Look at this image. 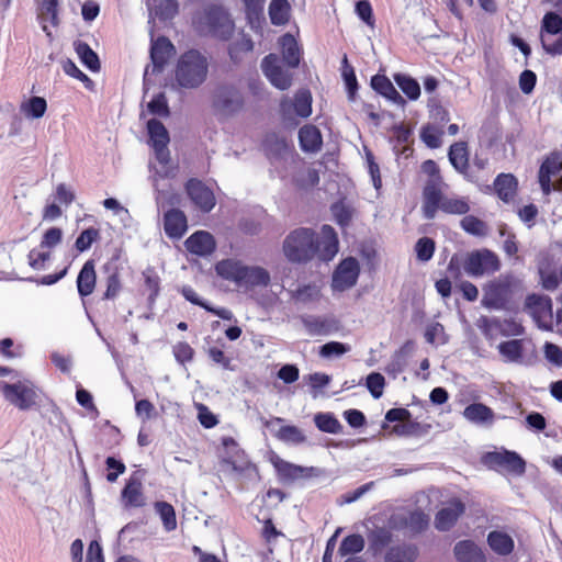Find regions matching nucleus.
<instances>
[{
	"label": "nucleus",
	"mask_w": 562,
	"mask_h": 562,
	"mask_svg": "<svg viewBox=\"0 0 562 562\" xmlns=\"http://www.w3.org/2000/svg\"><path fill=\"white\" fill-rule=\"evenodd\" d=\"M244 103V97L238 88L223 85L215 91L213 108L223 116H232L243 109Z\"/></svg>",
	"instance_id": "8"
},
{
	"label": "nucleus",
	"mask_w": 562,
	"mask_h": 562,
	"mask_svg": "<svg viewBox=\"0 0 562 562\" xmlns=\"http://www.w3.org/2000/svg\"><path fill=\"white\" fill-rule=\"evenodd\" d=\"M299 140L302 150L316 153L321 149L323 139L319 130L314 125H304L299 131Z\"/></svg>",
	"instance_id": "28"
},
{
	"label": "nucleus",
	"mask_w": 562,
	"mask_h": 562,
	"mask_svg": "<svg viewBox=\"0 0 562 562\" xmlns=\"http://www.w3.org/2000/svg\"><path fill=\"white\" fill-rule=\"evenodd\" d=\"M147 131L151 146H168L170 140L169 133L160 121L156 119L149 120L147 122Z\"/></svg>",
	"instance_id": "41"
},
{
	"label": "nucleus",
	"mask_w": 562,
	"mask_h": 562,
	"mask_svg": "<svg viewBox=\"0 0 562 562\" xmlns=\"http://www.w3.org/2000/svg\"><path fill=\"white\" fill-rule=\"evenodd\" d=\"M144 475L145 471L137 470L126 480L121 491V502L125 508H138L146 505L143 486Z\"/></svg>",
	"instance_id": "10"
},
{
	"label": "nucleus",
	"mask_w": 562,
	"mask_h": 562,
	"mask_svg": "<svg viewBox=\"0 0 562 562\" xmlns=\"http://www.w3.org/2000/svg\"><path fill=\"white\" fill-rule=\"evenodd\" d=\"M279 45L281 47V53L283 60L291 68L297 67L301 59L300 48L296 40L290 33L283 34L279 38Z\"/></svg>",
	"instance_id": "29"
},
{
	"label": "nucleus",
	"mask_w": 562,
	"mask_h": 562,
	"mask_svg": "<svg viewBox=\"0 0 562 562\" xmlns=\"http://www.w3.org/2000/svg\"><path fill=\"white\" fill-rule=\"evenodd\" d=\"M172 352L176 360L181 364L191 362L194 357V349L186 341L176 344L172 348Z\"/></svg>",
	"instance_id": "61"
},
{
	"label": "nucleus",
	"mask_w": 562,
	"mask_h": 562,
	"mask_svg": "<svg viewBox=\"0 0 562 562\" xmlns=\"http://www.w3.org/2000/svg\"><path fill=\"white\" fill-rule=\"evenodd\" d=\"M488 546L501 555H507L514 550L513 538L502 531H491L487 536Z\"/></svg>",
	"instance_id": "36"
},
{
	"label": "nucleus",
	"mask_w": 562,
	"mask_h": 562,
	"mask_svg": "<svg viewBox=\"0 0 562 562\" xmlns=\"http://www.w3.org/2000/svg\"><path fill=\"white\" fill-rule=\"evenodd\" d=\"M184 246L189 252L204 257L214 252L216 243L211 233L198 231L188 237L184 241Z\"/></svg>",
	"instance_id": "22"
},
{
	"label": "nucleus",
	"mask_w": 562,
	"mask_h": 562,
	"mask_svg": "<svg viewBox=\"0 0 562 562\" xmlns=\"http://www.w3.org/2000/svg\"><path fill=\"white\" fill-rule=\"evenodd\" d=\"M460 267L472 278L490 276L501 269L498 256L487 248H482L467 252L460 257L453 255L448 265V272L453 278H459Z\"/></svg>",
	"instance_id": "3"
},
{
	"label": "nucleus",
	"mask_w": 562,
	"mask_h": 562,
	"mask_svg": "<svg viewBox=\"0 0 562 562\" xmlns=\"http://www.w3.org/2000/svg\"><path fill=\"white\" fill-rule=\"evenodd\" d=\"M392 520L395 525L405 527L412 532H420L429 525V516L422 510L398 514L393 516Z\"/></svg>",
	"instance_id": "26"
},
{
	"label": "nucleus",
	"mask_w": 562,
	"mask_h": 562,
	"mask_svg": "<svg viewBox=\"0 0 562 562\" xmlns=\"http://www.w3.org/2000/svg\"><path fill=\"white\" fill-rule=\"evenodd\" d=\"M458 562H485L482 549L472 540H462L453 549Z\"/></svg>",
	"instance_id": "27"
},
{
	"label": "nucleus",
	"mask_w": 562,
	"mask_h": 562,
	"mask_svg": "<svg viewBox=\"0 0 562 562\" xmlns=\"http://www.w3.org/2000/svg\"><path fill=\"white\" fill-rule=\"evenodd\" d=\"M205 20L210 32L221 40H228L234 31V22L223 7H209L205 11Z\"/></svg>",
	"instance_id": "11"
},
{
	"label": "nucleus",
	"mask_w": 562,
	"mask_h": 562,
	"mask_svg": "<svg viewBox=\"0 0 562 562\" xmlns=\"http://www.w3.org/2000/svg\"><path fill=\"white\" fill-rule=\"evenodd\" d=\"M331 286L337 291H344L351 286V256L342 259L334 271Z\"/></svg>",
	"instance_id": "31"
},
{
	"label": "nucleus",
	"mask_w": 562,
	"mask_h": 562,
	"mask_svg": "<svg viewBox=\"0 0 562 562\" xmlns=\"http://www.w3.org/2000/svg\"><path fill=\"white\" fill-rule=\"evenodd\" d=\"M265 76L272 86L280 90H286L292 85V75L284 70L280 65V59L276 54L267 55L261 63Z\"/></svg>",
	"instance_id": "15"
},
{
	"label": "nucleus",
	"mask_w": 562,
	"mask_h": 562,
	"mask_svg": "<svg viewBox=\"0 0 562 562\" xmlns=\"http://www.w3.org/2000/svg\"><path fill=\"white\" fill-rule=\"evenodd\" d=\"M274 437L285 443L301 445L306 441V436L294 425H286L279 428Z\"/></svg>",
	"instance_id": "45"
},
{
	"label": "nucleus",
	"mask_w": 562,
	"mask_h": 562,
	"mask_svg": "<svg viewBox=\"0 0 562 562\" xmlns=\"http://www.w3.org/2000/svg\"><path fill=\"white\" fill-rule=\"evenodd\" d=\"M272 464L278 475L286 481H295L300 479H308L315 474V468L302 467L285 461L279 457L272 459Z\"/></svg>",
	"instance_id": "19"
},
{
	"label": "nucleus",
	"mask_w": 562,
	"mask_h": 562,
	"mask_svg": "<svg viewBox=\"0 0 562 562\" xmlns=\"http://www.w3.org/2000/svg\"><path fill=\"white\" fill-rule=\"evenodd\" d=\"M186 192L192 203L203 213L211 212L216 204L212 189L196 178H191L187 181Z\"/></svg>",
	"instance_id": "13"
},
{
	"label": "nucleus",
	"mask_w": 562,
	"mask_h": 562,
	"mask_svg": "<svg viewBox=\"0 0 562 562\" xmlns=\"http://www.w3.org/2000/svg\"><path fill=\"white\" fill-rule=\"evenodd\" d=\"M209 63L196 49L183 53L177 63L176 80L182 88H196L201 86L207 76Z\"/></svg>",
	"instance_id": "4"
},
{
	"label": "nucleus",
	"mask_w": 562,
	"mask_h": 562,
	"mask_svg": "<svg viewBox=\"0 0 562 562\" xmlns=\"http://www.w3.org/2000/svg\"><path fill=\"white\" fill-rule=\"evenodd\" d=\"M63 69L64 71L72 77V78H76L78 79L79 81H81L85 87L89 90H93L94 88V82L91 78H89L85 72H82L77 66L76 64L70 60V59H67L65 63H64V66H63Z\"/></svg>",
	"instance_id": "60"
},
{
	"label": "nucleus",
	"mask_w": 562,
	"mask_h": 562,
	"mask_svg": "<svg viewBox=\"0 0 562 562\" xmlns=\"http://www.w3.org/2000/svg\"><path fill=\"white\" fill-rule=\"evenodd\" d=\"M224 451L220 457V467L223 472L240 476L258 474V468L250 461L244 449L232 437L223 439Z\"/></svg>",
	"instance_id": "6"
},
{
	"label": "nucleus",
	"mask_w": 562,
	"mask_h": 562,
	"mask_svg": "<svg viewBox=\"0 0 562 562\" xmlns=\"http://www.w3.org/2000/svg\"><path fill=\"white\" fill-rule=\"evenodd\" d=\"M100 229L88 227L83 229L75 241V248L78 252L87 251L93 243L100 239Z\"/></svg>",
	"instance_id": "48"
},
{
	"label": "nucleus",
	"mask_w": 562,
	"mask_h": 562,
	"mask_svg": "<svg viewBox=\"0 0 562 562\" xmlns=\"http://www.w3.org/2000/svg\"><path fill=\"white\" fill-rule=\"evenodd\" d=\"M245 14L248 22L254 25L263 19V8L266 0H243Z\"/></svg>",
	"instance_id": "51"
},
{
	"label": "nucleus",
	"mask_w": 562,
	"mask_h": 562,
	"mask_svg": "<svg viewBox=\"0 0 562 562\" xmlns=\"http://www.w3.org/2000/svg\"><path fill=\"white\" fill-rule=\"evenodd\" d=\"M508 284L501 281H493L484 290L482 305L487 308L501 310L508 301Z\"/></svg>",
	"instance_id": "23"
},
{
	"label": "nucleus",
	"mask_w": 562,
	"mask_h": 562,
	"mask_svg": "<svg viewBox=\"0 0 562 562\" xmlns=\"http://www.w3.org/2000/svg\"><path fill=\"white\" fill-rule=\"evenodd\" d=\"M438 210L448 214L463 215L470 211V206L463 198H449L445 195L442 188L437 190L434 184L424 188L423 213L425 218L432 220Z\"/></svg>",
	"instance_id": "5"
},
{
	"label": "nucleus",
	"mask_w": 562,
	"mask_h": 562,
	"mask_svg": "<svg viewBox=\"0 0 562 562\" xmlns=\"http://www.w3.org/2000/svg\"><path fill=\"white\" fill-rule=\"evenodd\" d=\"M539 183L544 194L562 190V150L552 153L541 165Z\"/></svg>",
	"instance_id": "9"
},
{
	"label": "nucleus",
	"mask_w": 562,
	"mask_h": 562,
	"mask_svg": "<svg viewBox=\"0 0 562 562\" xmlns=\"http://www.w3.org/2000/svg\"><path fill=\"white\" fill-rule=\"evenodd\" d=\"M164 229L170 238H181L188 229L186 214L179 209H171L164 215Z\"/></svg>",
	"instance_id": "24"
},
{
	"label": "nucleus",
	"mask_w": 562,
	"mask_h": 562,
	"mask_svg": "<svg viewBox=\"0 0 562 562\" xmlns=\"http://www.w3.org/2000/svg\"><path fill=\"white\" fill-rule=\"evenodd\" d=\"M156 513L159 515L162 527L167 532L177 528V516L173 506L165 501H157L154 504Z\"/></svg>",
	"instance_id": "38"
},
{
	"label": "nucleus",
	"mask_w": 562,
	"mask_h": 562,
	"mask_svg": "<svg viewBox=\"0 0 562 562\" xmlns=\"http://www.w3.org/2000/svg\"><path fill=\"white\" fill-rule=\"evenodd\" d=\"M539 276L542 286L548 291H553L559 284H562V265L558 271L551 269L549 265H540Z\"/></svg>",
	"instance_id": "42"
},
{
	"label": "nucleus",
	"mask_w": 562,
	"mask_h": 562,
	"mask_svg": "<svg viewBox=\"0 0 562 562\" xmlns=\"http://www.w3.org/2000/svg\"><path fill=\"white\" fill-rule=\"evenodd\" d=\"M75 50L81 63L92 72L101 69L100 59L97 53L86 42L78 41L75 43Z\"/></svg>",
	"instance_id": "35"
},
{
	"label": "nucleus",
	"mask_w": 562,
	"mask_h": 562,
	"mask_svg": "<svg viewBox=\"0 0 562 562\" xmlns=\"http://www.w3.org/2000/svg\"><path fill=\"white\" fill-rule=\"evenodd\" d=\"M463 416L474 424H492L494 420V412L482 403H473L468 405L463 411Z\"/></svg>",
	"instance_id": "30"
},
{
	"label": "nucleus",
	"mask_w": 562,
	"mask_h": 562,
	"mask_svg": "<svg viewBox=\"0 0 562 562\" xmlns=\"http://www.w3.org/2000/svg\"><path fill=\"white\" fill-rule=\"evenodd\" d=\"M417 557V549L412 544L395 546L385 554V562H413Z\"/></svg>",
	"instance_id": "40"
},
{
	"label": "nucleus",
	"mask_w": 562,
	"mask_h": 562,
	"mask_svg": "<svg viewBox=\"0 0 562 562\" xmlns=\"http://www.w3.org/2000/svg\"><path fill=\"white\" fill-rule=\"evenodd\" d=\"M106 290L103 294V300L115 299L122 290V283L117 267H113L112 271L105 279Z\"/></svg>",
	"instance_id": "53"
},
{
	"label": "nucleus",
	"mask_w": 562,
	"mask_h": 562,
	"mask_svg": "<svg viewBox=\"0 0 562 562\" xmlns=\"http://www.w3.org/2000/svg\"><path fill=\"white\" fill-rule=\"evenodd\" d=\"M252 40L246 34H240L238 38L229 44L228 54L234 64H239L245 55L252 53Z\"/></svg>",
	"instance_id": "32"
},
{
	"label": "nucleus",
	"mask_w": 562,
	"mask_h": 562,
	"mask_svg": "<svg viewBox=\"0 0 562 562\" xmlns=\"http://www.w3.org/2000/svg\"><path fill=\"white\" fill-rule=\"evenodd\" d=\"M215 271L222 279L233 282L245 290L266 288L271 278L268 270L259 266H247L238 259H223L215 265Z\"/></svg>",
	"instance_id": "2"
},
{
	"label": "nucleus",
	"mask_w": 562,
	"mask_h": 562,
	"mask_svg": "<svg viewBox=\"0 0 562 562\" xmlns=\"http://www.w3.org/2000/svg\"><path fill=\"white\" fill-rule=\"evenodd\" d=\"M465 512V505L460 499L450 501L435 517V527L440 531L450 530Z\"/></svg>",
	"instance_id": "18"
},
{
	"label": "nucleus",
	"mask_w": 562,
	"mask_h": 562,
	"mask_svg": "<svg viewBox=\"0 0 562 562\" xmlns=\"http://www.w3.org/2000/svg\"><path fill=\"white\" fill-rule=\"evenodd\" d=\"M63 240V231L59 227H50L48 228L41 240L40 246L42 248H54L59 245Z\"/></svg>",
	"instance_id": "64"
},
{
	"label": "nucleus",
	"mask_w": 562,
	"mask_h": 562,
	"mask_svg": "<svg viewBox=\"0 0 562 562\" xmlns=\"http://www.w3.org/2000/svg\"><path fill=\"white\" fill-rule=\"evenodd\" d=\"M262 145L269 157L279 158L289 150L286 138L277 133H268L263 138Z\"/></svg>",
	"instance_id": "33"
},
{
	"label": "nucleus",
	"mask_w": 562,
	"mask_h": 562,
	"mask_svg": "<svg viewBox=\"0 0 562 562\" xmlns=\"http://www.w3.org/2000/svg\"><path fill=\"white\" fill-rule=\"evenodd\" d=\"M371 85L375 91L397 104H404L405 100L394 88L393 83L385 77L376 75L372 78Z\"/></svg>",
	"instance_id": "34"
},
{
	"label": "nucleus",
	"mask_w": 562,
	"mask_h": 562,
	"mask_svg": "<svg viewBox=\"0 0 562 562\" xmlns=\"http://www.w3.org/2000/svg\"><path fill=\"white\" fill-rule=\"evenodd\" d=\"M394 80L397 83V86L402 89V91L412 100H415L420 94V87L416 80L413 78L396 74L394 76Z\"/></svg>",
	"instance_id": "52"
},
{
	"label": "nucleus",
	"mask_w": 562,
	"mask_h": 562,
	"mask_svg": "<svg viewBox=\"0 0 562 562\" xmlns=\"http://www.w3.org/2000/svg\"><path fill=\"white\" fill-rule=\"evenodd\" d=\"M147 110L153 115L168 117L170 115V109L165 93L160 92L156 94L151 101L148 102Z\"/></svg>",
	"instance_id": "57"
},
{
	"label": "nucleus",
	"mask_w": 562,
	"mask_h": 562,
	"mask_svg": "<svg viewBox=\"0 0 562 562\" xmlns=\"http://www.w3.org/2000/svg\"><path fill=\"white\" fill-rule=\"evenodd\" d=\"M525 310L540 328H548L552 322V303L547 295L530 294L526 297Z\"/></svg>",
	"instance_id": "12"
},
{
	"label": "nucleus",
	"mask_w": 562,
	"mask_h": 562,
	"mask_svg": "<svg viewBox=\"0 0 562 562\" xmlns=\"http://www.w3.org/2000/svg\"><path fill=\"white\" fill-rule=\"evenodd\" d=\"M430 428L429 425L422 426L418 423L406 420L403 424H397L392 427L391 432L396 434L398 436H418L425 434Z\"/></svg>",
	"instance_id": "54"
},
{
	"label": "nucleus",
	"mask_w": 562,
	"mask_h": 562,
	"mask_svg": "<svg viewBox=\"0 0 562 562\" xmlns=\"http://www.w3.org/2000/svg\"><path fill=\"white\" fill-rule=\"evenodd\" d=\"M355 11L359 19L371 30L375 27V18L372 5L368 0H360L355 5Z\"/></svg>",
	"instance_id": "59"
},
{
	"label": "nucleus",
	"mask_w": 562,
	"mask_h": 562,
	"mask_svg": "<svg viewBox=\"0 0 562 562\" xmlns=\"http://www.w3.org/2000/svg\"><path fill=\"white\" fill-rule=\"evenodd\" d=\"M495 191L505 202L512 200L516 193L517 181L513 175H499L494 182Z\"/></svg>",
	"instance_id": "37"
},
{
	"label": "nucleus",
	"mask_w": 562,
	"mask_h": 562,
	"mask_svg": "<svg viewBox=\"0 0 562 562\" xmlns=\"http://www.w3.org/2000/svg\"><path fill=\"white\" fill-rule=\"evenodd\" d=\"M485 463L490 467H499L509 472L521 475L526 470V462L514 451L503 450L488 452L484 457Z\"/></svg>",
	"instance_id": "16"
},
{
	"label": "nucleus",
	"mask_w": 562,
	"mask_h": 562,
	"mask_svg": "<svg viewBox=\"0 0 562 562\" xmlns=\"http://www.w3.org/2000/svg\"><path fill=\"white\" fill-rule=\"evenodd\" d=\"M461 227L469 234L483 237L488 233L487 225L473 215H467L461 220Z\"/></svg>",
	"instance_id": "50"
},
{
	"label": "nucleus",
	"mask_w": 562,
	"mask_h": 562,
	"mask_svg": "<svg viewBox=\"0 0 562 562\" xmlns=\"http://www.w3.org/2000/svg\"><path fill=\"white\" fill-rule=\"evenodd\" d=\"M0 391L5 401L20 411H29L37 405V390L31 381L0 382Z\"/></svg>",
	"instance_id": "7"
},
{
	"label": "nucleus",
	"mask_w": 562,
	"mask_h": 562,
	"mask_svg": "<svg viewBox=\"0 0 562 562\" xmlns=\"http://www.w3.org/2000/svg\"><path fill=\"white\" fill-rule=\"evenodd\" d=\"M499 352L509 361H518L522 357L521 340L513 339L498 345Z\"/></svg>",
	"instance_id": "55"
},
{
	"label": "nucleus",
	"mask_w": 562,
	"mask_h": 562,
	"mask_svg": "<svg viewBox=\"0 0 562 562\" xmlns=\"http://www.w3.org/2000/svg\"><path fill=\"white\" fill-rule=\"evenodd\" d=\"M281 112L285 115L294 111L300 117H307L312 113V94L307 89L295 93L294 100L283 99L280 103Z\"/></svg>",
	"instance_id": "21"
},
{
	"label": "nucleus",
	"mask_w": 562,
	"mask_h": 562,
	"mask_svg": "<svg viewBox=\"0 0 562 562\" xmlns=\"http://www.w3.org/2000/svg\"><path fill=\"white\" fill-rule=\"evenodd\" d=\"M181 294L190 303H192L194 305H198V306L206 310L207 312H211L212 314H214V315H216V316H218L221 318H224V319H229L231 318V312L229 311L224 310V308L216 310V308H213V307L209 306L204 301H202L199 297L196 292L191 286H183L181 289Z\"/></svg>",
	"instance_id": "43"
},
{
	"label": "nucleus",
	"mask_w": 562,
	"mask_h": 562,
	"mask_svg": "<svg viewBox=\"0 0 562 562\" xmlns=\"http://www.w3.org/2000/svg\"><path fill=\"white\" fill-rule=\"evenodd\" d=\"M316 427L324 432L338 434L341 430L339 420L329 413H318L314 417Z\"/></svg>",
	"instance_id": "47"
},
{
	"label": "nucleus",
	"mask_w": 562,
	"mask_h": 562,
	"mask_svg": "<svg viewBox=\"0 0 562 562\" xmlns=\"http://www.w3.org/2000/svg\"><path fill=\"white\" fill-rule=\"evenodd\" d=\"M449 160L459 172H464L469 165L467 144L456 143L451 145Z\"/></svg>",
	"instance_id": "44"
},
{
	"label": "nucleus",
	"mask_w": 562,
	"mask_h": 562,
	"mask_svg": "<svg viewBox=\"0 0 562 562\" xmlns=\"http://www.w3.org/2000/svg\"><path fill=\"white\" fill-rule=\"evenodd\" d=\"M47 110V102L42 97H32L21 104V111L25 116L32 119L42 117Z\"/></svg>",
	"instance_id": "46"
},
{
	"label": "nucleus",
	"mask_w": 562,
	"mask_h": 562,
	"mask_svg": "<svg viewBox=\"0 0 562 562\" xmlns=\"http://www.w3.org/2000/svg\"><path fill=\"white\" fill-rule=\"evenodd\" d=\"M302 323L311 336H327L339 329L338 322L333 317L306 315Z\"/></svg>",
	"instance_id": "20"
},
{
	"label": "nucleus",
	"mask_w": 562,
	"mask_h": 562,
	"mask_svg": "<svg viewBox=\"0 0 562 562\" xmlns=\"http://www.w3.org/2000/svg\"><path fill=\"white\" fill-rule=\"evenodd\" d=\"M77 290L80 297L91 295L97 284V272L94 259H88L80 269L77 277Z\"/></svg>",
	"instance_id": "25"
},
{
	"label": "nucleus",
	"mask_w": 562,
	"mask_h": 562,
	"mask_svg": "<svg viewBox=\"0 0 562 562\" xmlns=\"http://www.w3.org/2000/svg\"><path fill=\"white\" fill-rule=\"evenodd\" d=\"M415 250L419 260L428 261L434 255L435 243L428 237H423L416 243Z\"/></svg>",
	"instance_id": "63"
},
{
	"label": "nucleus",
	"mask_w": 562,
	"mask_h": 562,
	"mask_svg": "<svg viewBox=\"0 0 562 562\" xmlns=\"http://www.w3.org/2000/svg\"><path fill=\"white\" fill-rule=\"evenodd\" d=\"M144 284L148 293L149 304H154L160 292V278L154 269H146L143 272Z\"/></svg>",
	"instance_id": "49"
},
{
	"label": "nucleus",
	"mask_w": 562,
	"mask_h": 562,
	"mask_svg": "<svg viewBox=\"0 0 562 562\" xmlns=\"http://www.w3.org/2000/svg\"><path fill=\"white\" fill-rule=\"evenodd\" d=\"M225 344L222 340L217 341V345L209 347L206 353L209 358L216 364L221 366L223 369H232L231 367V358L227 357L224 352Z\"/></svg>",
	"instance_id": "58"
},
{
	"label": "nucleus",
	"mask_w": 562,
	"mask_h": 562,
	"mask_svg": "<svg viewBox=\"0 0 562 562\" xmlns=\"http://www.w3.org/2000/svg\"><path fill=\"white\" fill-rule=\"evenodd\" d=\"M422 170L424 173L428 175L429 178L426 181L425 188L434 184L437 190L445 186L442 177L440 176L438 165L434 160H426L422 165Z\"/></svg>",
	"instance_id": "56"
},
{
	"label": "nucleus",
	"mask_w": 562,
	"mask_h": 562,
	"mask_svg": "<svg viewBox=\"0 0 562 562\" xmlns=\"http://www.w3.org/2000/svg\"><path fill=\"white\" fill-rule=\"evenodd\" d=\"M541 29V44L543 49L551 55H561L562 36L554 43H550L549 35H555L562 32V18L554 12H548L543 16Z\"/></svg>",
	"instance_id": "14"
},
{
	"label": "nucleus",
	"mask_w": 562,
	"mask_h": 562,
	"mask_svg": "<svg viewBox=\"0 0 562 562\" xmlns=\"http://www.w3.org/2000/svg\"><path fill=\"white\" fill-rule=\"evenodd\" d=\"M338 237L330 225H323L317 234L312 228L293 229L283 240L285 258L293 263H307L313 259L330 261L338 252Z\"/></svg>",
	"instance_id": "1"
},
{
	"label": "nucleus",
	"mask_w": 562,
	"mask_h": 562,
	"mask_svg": "<svg viewBox=\"0 0 562 562\" xmlns=\"http://www.w3.org/2000/svg\"><path fill=\"white\" fill-rule=\"evenodd\" d=\"M290 3L288 0H271L269 16L273 25H284L290 19Z\"/></svg>",
	"instance_id": "39"
},
{
	"label": "nucleus",
	"mask_w": 562,
	"mask_h": 562,
	"mask_svg": "<svg viewBox=\"0 0 562 562\" xmlns=\"http://www.w3.org/2000/svg\"><path fill=\"white\" fill-rule=\"evenodd\" d=\"M385 379L381 373H370L367 378V387L374 398H379L383 394Z\"/></svg>",
	"instance_id": "62"
},
{
	"label": "nucleus",
	"mask_w": 562,
	"mask_h": 562,
	"mask_svg": "<svg viewBox=\"0 0 562 562\" xmlns=\"http://www.w3.org/2000/svg\"><path fill=\"white\" fill-rule=\"evenodd\" d=\"M176 54V48L171 41L166 36H159L151 43L150 59L153 61V72L164 70L169 59Z\"/></svg>",
	"instance_id": "17"
}]
</instances>
